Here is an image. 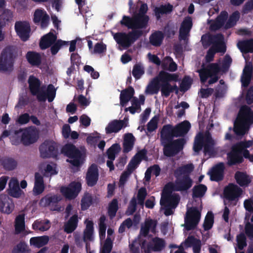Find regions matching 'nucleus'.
I'll return each instance as SVG.
<instances>
[{"label": "nucleus", "mask_w": 253, "mask_h": 253, "mask_svg": "<svg viewBox=\"0 0 253 253\" xmlns=\"http://www.w3.org/2000/svg\"><path fill=\"white\" fill-rule=\"evenodd\" d=\"M28 83L31 93L36 96L39 101L44 102L47 99L48 101L51 102L55 97L56 89L53 84L48 85L46 91H43L41 87V81L34 75L29 77Z\"/></svg>", "instance_id": "nucleus-1"}, {"label": "nucleus", "mask_w": 253, "mask_h": 253, "mask_svg": "<svg viewBox=\"0 0 253 253\" xmlns=\"http://www.w3.org/2000/svg\"><path fill=\"white\" fill-rule=\"evenodd\" d=\"M214 145V141L209 132L205 134L199 132L195 138L193 149L197 155L204 147V154L211 156L213 153Z\"/></svg>", "instance_id": "nucleus-2"}, {"label": "nucleus", "mask_w": 253, "mask_h": 253, "mask_svg": "<svg viewBox=\"0 0 253 253\" xmlns=\"http://www.w3.org/2000/svg\"><path fill=\"white\" fill-rule=\"evenodd\" d=\"M149 20L148 15L135 14L132 17L124 15L120 24L132 30H142L147 28Z\"/></svg>", "instance_id": "nucleus-3"}, {"label": "nucleus", "mask_w": 253, "mask_h": 253, "mask_svg": "<svg viewBox=\"0 0 253 253\" xmlns=\"http://www.w3.org/2000/svg\"><path fill=\"white\" fill-rule=\"evenodd\" d=\"M143 34L142 30H132L128 33L118 32L114 35L117 43L125 49L129 47Z\"/></svg>", "instance_id": "nucleus-4"}, {"label": "nucleus", "mask_w": 253, "mask_h": 253, "mask_svg": "<svg viewBox=\"0 0 253 253\" xmlns=\"http://www.w3.org/2000/svg\"><path fill=\"white\" fill-rule=\"evenodd\" d=\"M249 145H246L241 142L234 144L231 148L230 151L227 154V165L229 166L238 165L244 162V150L248 148Z\"/></svg>", "instance_id": "nucleus-5"}, {"label": "nucleus", "mask_w": 253, "mask_h": 253, "mask_svg": "<svg viewBox=\"0 0 253 253\" xmlns=\"http://www.w3.org/2000/svg\"><path fill=\"white\" fill-rule=\"evenodd\" d=\"M221 71V68L217 63H211L206 67H203L198 70L201 82L204 84L210 77L208 83L209 84H214L217 82L219 77L217 76Z\"/></svg>", "instance_id": "nucleus-6"}, {"label": "nucleus", "mask_w": 253, "mask_h": 253, "mask_svg": "<svg viewBox=\"0 0 253 253\" xmlns=\"http://www.w3.org/2000/svg\"><path fill=\"white\" fill-rule=\"evenodd\" d=\"M180 199V196L178 194H170V192H166L163 190L160 204L164 207V214L166 216H169L173 213L172 210L176 208Z\"/></svg>", "instance_id": "nucleus-7"}, {"label": "nucleus", "mask_w": 253, "mask_h": 253, "mask_svg": "<svg viewBox=\"0 0 253 253\" xmlns=\"http://www.w3.org/2000/svg\"><path fill=\"white\" fill-rule=\"evenodd\" d=\"M193 181L188 174L183 175L180 177H177L174 183H169L164 187V191L170 192L172 191H186L192 186Z\"/></svg>", "instance_id": "nucleus-8"}, {"label": "nucleus", "mask_w": 253, "mask_h": 253, "mask_svg": "<svg viewBox=\"0 0 253 253\" xmlns=\"http://www.w3.org/2000/svg\"><path fill=\"white\" fill-rule=\"evenodd\" d=\"M185 143V139L180 138L161 143L164 155L167 157L175 156L183 150Z\"/></svg>", "instance_id": "nucleus-9"}, {"label": "nucleus", "mask_w": 253, "mask_h": 253, "mask_svg": "<svg viewBox=\"0 0 253 253\" xmlns=\"http://www.w3.org/2000/svg\"><path fill=\"white\" fill-rule=\"evenodd\" d=\"M15 56L11 47H7L0 55V72H11L13 70Z\"/></svg>", "instance_id": "nucleus-10"}, {"label": "nucleus", "mask_w": 253, "mask_h": 253, "mask_svg": "<svg viewBox=\"0 0 253 253\" xmlns=\"http://www.w3.org/2000/svg\"><path fill=\"white\" fill-rule=\"evenodd\" d=\"M22 132L21 142L25 146H29L37 142L39 138V132L34 127H28L25 129L20 128L14 131L17 135Z\"/></svg>", "instance_id": "nucleus-11"}, {"label": "nucleus", "mask_w": 253, "mask_h": 253, "mask_svg": "<svg viewBox=\"0 0 253 253\" xmlns=\"http://www.w3.org/2000/svg\"><path fill=\"white\" fill-rule=\"evenodd\" d=\"M39 151L43 159L56 158L58 155V146L53 140H45L39 146Z\"/></svg>", "instance_id": "nucleus-12"}, {"label": "nucleus", "mask_w": 253, "mask_h": 253, "mask_svg": "<svg viewBox=\"0 0 253 253\" xmlns=\"http://www.w3.org/2000/svg\"><path fill=\"white\" fill-rule=\"evenodd\" d=\"M201 218V212L197 207H192L188 211L185 217L184 227L187 231L196 228Z\"/></svg>", "instance_id": "nucleus-13"}, {"label": "nucleus", "mask_w": 253, "mask_h": 253, "mask_svg": "<svg viewBox=\"0 0 253 253\" xmlns=\"http://www.w3.org/2000/svg\"><path fill=\"white\" fill-rule=\"evenodd\" d=\"M165 73L168 76V80L165 81H161L162 84L160 86L162 95L165 97H168L170 94L175 91L176 93L178 92V87L176 84L171 85L169 82H177L178 80V76L176 74H170L165 71Z\"/></svg>", "instance_id": "nucleus-14"}, {"label": "nucleus", "mask_w": 253, "mask_h": 253, "mask_svg": "<svg viewBox=\"0 0 253 253\" xmlns=\"http://www.w3.org/2000/svg\"><path fill=\"white\" fill-rule=\"evenodd\" d=\"M168 76L165 73V71H160L158 75L154 78L147 85L145 93L150 95L157 94L160 90V82L168 80Z\"/></svg>", "instance_id": "nucleus-15"}, {"label": "nucleus", "mask_w": 253, "mask_h": 253, "mask_svg": "<svg viewBox=\"0 0 253 253\" xmlns=\"http://www.w3.org/2000/svg\"><path fill=\"white\" fill-rule=\"evenodd\" d=\"M61 200L60 196L47 194L41 199L40 204L44 207H49L52 211H60V207L58 203Z\"/></svg>", "instance_id": "nucleus-16"}, {"label": "nucleus", "mask_w": 253, "mask_h": 253, "mask_svg": "<svg viewBox=\"0 0 253 253\" xmlns=\"http://www.w3.org/2000/svg\"><path fill=\"white\" fill-rule=\"evenodd\" d=\"M82 189L81 183L72 182L68 186H63L60 189V192L67 199L71 200L75 198Z\"/></svg>", "instance_id": "nucleus-17"}, {"label": "nucleus", "mask_w": 253, "mask_h": 253, "mask_svg": "<svg viewBox=\"0 0 253 253\" xmlns=\"http://www.w3.org/2000/svg\"><path fill=\"white\" fill-rule=\"evenodd\" d=\"M14 28L17 35L22 41L26 42L28 40L31 31L29 22L26 21H16Z\"/></svg>", "instance_id": "nucleus-18"}, {"label": "nucleus", "mask_w": 253, "mask_h": 253, "mask_svg": "<svg viewBox=\"0 0 253 253\" xmlns=\"http://www.w3.org/2000/svg\"><path fill=\"white\" fill-rule=\"evenodd\" d=\"M33 22L36 25L40 24L41 28H46L49 23V16L43 9H37L34 13Z\"/></svg>", "instance_id": "nucleus-19"}, {"label": "nucleus", "mask_w": 253, "mask_h": 253, "mask_svg": "<svg viewBox=\"0 0 253 253\" xmlns=\"http://www.w3.org/2000/svg\"><path fill=\"white\" fill-rule=\"evenodd\" d=\"M237 119L245 124L251 126L253 124V111L247 106H242L239 111Z\"/></svg>", "instance_id": "nucleus-20"}, {"label": "nucleus", "mask_w": 253, "mask_h": 253, "mask_svg": "<svg viewBox=\"0 0 253 253\" xmlns=\"http://www.w3.org/2000/svg\"><path fill=\"white\" fill-rule=\"evenodd\" d=\"M242 189L236 184L230 183L224 190V197L229 200L234 201L242 193Z\"/></svg>", "instance_id": "nucleus-21"}, {"label": "nucleus", "mask_w": 253, "mask_h": 253, "mask_svg": "<svg viewBox=\"0 0 253 253\" xmlns=\"http://www.w3.org/2000/svg\"><path fill=\"white\" fill-rule=\"evenodd\" d=\"M98 169L96 164H92L88 168L86 175V183L88 186L96 185L98 179Z\"/></svg>", "instance_id": "nucleus-22"}, {"label": "nucleus", "mask_w": 253, "mask_h": 253, "mask_svg": "<svg viewBox=\"0 0 253 253\" xmlns=\"http://www.w3.org/2000/svg\"><path fill=\"white\" fill-rule=\"evenodd\" d=\"M173 126L170 124L163 126L160 132L161 143L174 140L176 137Z\"/></svg>", "instance_id": "nucleus-23"}, {"label": "nucleus", "mask_w": 253, "mask_h": 253, "mask_svg": "<svg viewBox=\"0 0 253 253\" xmlns=\"http://www.w3.org/2000/svg\"><path fill=\"white\" fill-rule=\"evenodd\" d=\"M225 169L224 164L222 162L215 165L209 172L211 181H219L223 178V172Z\"/></svg>", "instance_id": "nucleus-24"}, {"label": "nucleus", "mask_w": 253, "mask_h": 253, "mask_svg": "<svg viewBox=\"0 0 253 253\" xmlns=\"http://www.w3.org/2000/svg\"><path fill=\"white\" fill-rule=\"evenodd\" d=\"M158 222L156 220L148 218L146 219L143 225H142L140 228V234L146 237L148 235L150 231L152 233L155 234L156 231V227Z\"/></svg>", "instance_id": "nucleus-25"}, {"label": "nucleus", "mask_w": 253, "mask_h": 253, "mask_svg": "<svg viewBox=\"0 0 253 253\" xmlns=\"http://www.w3.org/2000/svg\"><path fill=\"white\" fill-rule=\"evenodd\" d=\"M193 26L192 18L187 16L186 17L182 22L179 28V38L181 40H185L188 36Z\"/></svg>", "instance_id": "nucleus-26"}, {"label": "nucleus", "mask_w": 253, "mask_h": 253, "mask_svg": "<svg viewBox=\"0 0 253 253\" xmlns=\"http://www.w3.org/2000/svg\"><path fill=\"white\" fill-rule=\"evenodd\" d=\"M126 126L127 124H125L124 120H114L111 121L106 126L105 131L106 134L117 133Z\"/></svg>", "instance_id": "nucleus-27"}, {"label": "nucleus", "mask_w": 253, "mask_h": 253, "mask_svg": "<svg viewBox=\"0 0 253 253\" xmlns=\"http://www.w3.org/2000/svg\"><path fill=\"white\" fill-rule=\"evenodd\" d=\"M236 183L241 187H247L252 182V177L246 172L237 171L234 175Z\"/></svg>", "instance_id": "nucleus-28"}, {"label": "nucleus", "mask_w": 253, "mask_h": 253, "mask_svg": "<svg viewBox=\"0 0 253 253\" xmlns=\"http://www.w3.org/2000/svg\"><path fill=\"white\" fill-rule=\"evenodd\" d=\"M56 35L51 32H49L41 38L39 43L40 48L42 50L48 48L56 41Z\"/></svg>", "instance_id": "nucleus-29"}, {"label": "nucleus", "mask_w": 253, "mask_h": 253, "mask_svg": "<svg viewBox=\"0 0 253 253\" xmlns=\"http://www.w3.org/2000/svg\"><path fill=\"white\" fill-rule=\"evenodd\" d=\"M135 91L133 87L129 86L121 91L120 95V105L122 107L126 106V104L133 97Z\"/></svg>", "instance_id": "nucleus-30"}, {"label": "nucleus", "mask_w": 253, "mask_h": 253, "mask_svg": "<svg viewBox=\"0 0 253 253\" xmlns=\"http://www.w3.org/2000/svg\"><path fill=\"white\" fill-rule=\"evenodd\" d=\"M70 161H68L74 167H80L84 161L85 154L81 151L78 148L74 151L69 157Z\"/></svg>", "instance_id": "nucleus-31"}, {"label": "nucleus", "mask_w": 253, "mask_h": 253, "mask_svg": "<svg viewBox=\"0 0 253 253\" xmlns=\"http://www.w3.org/2000/svg\"><path fill=\"white\" fill-rule=\"evenodd\" d=\"M9 189L8 194L11 197L15 198H19L23 192L20 189L19 182L15 178H12L9 182Z\"/></svg>", "instance_id": "nucleus-32"}, {"label": "nucleus", "mask_w": 253, "mask_h": 253, "mask_svg": "<svg viewBox=\"0 0 253 253\" xmlns=\"http://www.w3.org/2000/svg\"><path fill=\"white\" fill-rule=\"evenodd\" d=\"M228 13L226 11H222L215 18L214 21L211 25V29L213 31H216L223 26H224L225 23L228 18Z\"/></svg>", "instance_id": "nucleus-33"}, {"label": "nucleus", "mask_w": 253, "mask_h": 253, "mask_svg": "<svg viewBox=\"0 0 253 253\" xmlns=\"http://www.w3.org/2000/svg\"><path fill=\"white\" fill-rule=\"evenodd\" d=\"M176 137L184 136L189 130L191 124L188 121H184L173 126Z\"/></svg>", "instance_id": "nucleus-34"}, {"label": "nucleus", "mask_w": 253, "mask_h": 253, "mask_svg": "<svg viewBox=\"0 0 253 253\" xmlns=\"http://www.w3.org/2000/svg\"><path fill=\"white\" fill-rule=\"evenodd\" d=\"M45 186L43 177L39 173L35 174V180L33 188V194L35 196L41 194L44 190Z\"/></svg>", "instance_id": "nucleus-35"}, {"label": "nucleus", "mask_w": 253, "mask_h": 253, "mask_svg": "<svg viewBox=\"0 0 253 253\" xmlns=\"http://www.w3.org/2000/svg\"><path fill=\"white\" fill-rule=\"evenodd\" d=\"M185 245L187 247H193L194 253H199L201 248L200 240L193 236H189L185 241Z\"/></svg>", "instance_id": "nucleus-36"}, {"label": "nucleus", "mask_w": 253, "mask_h": 253, "mask_svg": "<svg viewBox=\"0 0 253 253\" xmlns=\"http://www.w3.org/2000/svg\"><path fill=\"white\" fill-rule=\"evenodd\" d=\"M0 165L6 170L10 171L16 169L17 162L13 158L4 157L0 160Z\"/></svg>", "instance_id": "nucleus-37"}, {"label": "nucleus", "mask_w": 253, "mask_h": 253, "mask_svg": "<svg viewBox=\"0 0 253 253\" xmlns=\"http://www.w3.org/2000/svg\"><path fill=\"white\" fill-rule=\"evenodd\" d=\"M135 137L132 133H127L125 134L123 144L124 153H128L132 149Z\"/></svg>", "instance_id": "nucleus-38"}, {"label": "nucleus", "mask_w": 253, "mask_h": 253, "mask_svg": "<svg viewBox=\"0 0 253 253\" xmlns=\"http://www.w3.org/2000/svg\"><path fill=\"white\" fill-rule=\"evenodd\" d=\"M78 221L79 220L78 214H74L65 224L64 231L68 234L72 233L77 228Z\"/></svg>", "instance_id": "nucleus-39"}, {"label": "nucleus", "mask_w": 253, "mask_h": 253, "mask_svg": "<svg viewBox=\"0 0 253 253\" xmlns=\"http://www.w3.org/2000/svg\"><path fill=\"white\" fill-rule=\"evenodd\" d=\"M237 46L242 53H253V39L239 41L237 43Z\"/></svg>", "instance_id": "nucleus-40"}, {"label": "nucleus", "mask_w": 253, "mask_h": 253, "mask_svg": "<svg viewBox=\"0 0 253 253\" xmlns=\"http://www.w3.org/2000/svg\"><path fill=\"white\" fill-rule=\"evenodd\" d=\"M26 58L32 66H38L41 64V56L40 53L35 51H28L26 53Z\"/></svg>", "instance_id": "nucleus-41"}, {"label": "nucleus", "mask_w": 253, "mask_h": 253, "mask_svg": "<svg viewBox=\"0 0 253 253\" xmlns=\"http://www.w3.org/2000/svg\"><path fill=\"white\" fill-rule=\"evenodd\" d=\"M173 6L169 3L165 5H161L154 8L155 15L157 20H159L161 15L170 13L172 11Z\"/></svg>", "instance_id": "nucleus-42"}, {"label": "nucleus", "mask_w": 253, "mask_h": 253, "mask_svg": "<svg viewBox=\"0 0 253 253\" xmlns=\"http://www.w3.org/2000/svg\"><path fill=\"white\" fill-rule=\"evenodd\" d=\"M250 126L236 119L234 124L233 130L237 135L243 136L245 134Z\"/></svg>", "instance_id": "nucleus-43"}, {"label": "nucleus", "mask_w": 253, "mask_h": 253, "mask_svg": "<svg viewBox=\"0 0 253 253\" xmlns=\"http://www.w3.org/2000/svg\"><path fill=\"white\" fill-rule=\"evenodd\" d=\"M164 38V36L162 32L156 31L150 36V42L153 46H159L161 45Z\"/></svg>", "instance_id": "nucleus-44"}, {"label": "nucleus", "mask_w": 253, "mask_h": 253, "mask_svg": "<svg viewBox=\"0 0 253 253\" xmlns=\"http://www.w3.org/2000/svg\"><path fill=\"white\" fill-rule=\"evenodd\" d=\"M49 241V237L47 236L32 237L30 239V244L37 248H41L46 245Z\"/></svg>", "instance_id": "nucleus-45"}, {"label": "nucleus", "mask_w": 253, "mask_h": 253, "mask_svg": "<svg viewBox=\"0 0 253 253\" xmlns=\"http://www.w3.org/2000/svg\"><path fill=\"white\" fill-rule=\"evenodd\" d=\"M25 214L18 215L15 220V230L17 234L20 233L25 230Z\"/></svg>", "instance_id": "nucleus-46"}, {"label": "nucleus", "mask_w": 253, "mask_h": 253, "mask_svg": "<svg viewBox=\"0 0 253 253\" xmlns=\"http://www.w3.org/2000/svg\"><path fill=\"white\" fill-rule=\"evenodd\" d=\"M207 190V187L205 185L200 184L195 185L192 189V197L201 198L204 196Z\"/></svg>", "instance_id": "nucleus-47"}, {"label": "nucleus", "mask_w": 253, "mask_h": 253, "mask_svg": "<svg viewBox=\"0 0 253 253\" xmlns=\"http://www.w3.org/2000/svg\"><path fill=\"white\" fill-rule=\"evenodd\" d=\"M69 42L62 41L59 39L51 45L50 47V51L52 55H56L59 50L63 46H67L69 45Z\"/></svg>", "instance_id": "nucleus-48"}, {"label": "nucleus", "mask_w": 253, "mask_h": 253, "mask_svg": "<svg viewBox=\"0 0 253 253\" xmlns=\"http://www.w3.org/2000/svg\"><path fill=\"white\" fill-rule=\"evenodd\" d=\"M240 18V13L238 11L234 12L229 17L226 22L224 28L226 30L233 27L238 21Z\"/></svg>", "instance_id": "nucleus-49"}, {"label": "nucleus", "mask_w": 253, "mask_h": 253, "mask_svg": "<svg viewBox=\"0 0 253 253\" xmlns=\"http://www.w3.org/2000/svg\"><path fill=\"white\" fill-rule=\"evenodd\" d=\"M121 148L119 144H113L106 151L108 159L115 160L116 155L121 151Z\"/></svg>", "instance_id": "nucleus-50"}, {"label": "nucleus", "mask_w": 253, "mask_h": 253, "mask_svg": "<svg viewBox=\"0 0 253 253\" xmlns=\"http://www.w3.org/2000/svg\"><path fill=\"white\" fill-rule=\"evenodd\" d=\"M93 223L92 221H88L84 231V241H91L93 239Z\"/></svg>", "instance_id": "nucleus-51"}, {"label": "nucleus", "mask_w": 253, "mask_h": 253, "mask_svg": "<svg viewBox=\"0 0 253 253\" xmlns=\"http://www.w3.org/2000/svg\"><path fill=\"white\" fill-rule=\"evenodd\" d=\"M93 198L91 194L86 193L81 200V209L82 211L86 210L92 204Z\"/></svg>", "instance_id": "nucleus-52"}, {"label": "nucleus", "mask_w": 253, "mask_h": 253, "mask_svg": "<svg viewBox=\"0 0 253 253\" xmlns=\"http://www.w3.org/2000/svg\"><path fill=\"white\" fill-rule=\"evenodd\" d=\"M214 223V215L211 211H208L204 220L203 227L205 231L210 230Z\"/></svg>", "instance_id": "nucleus-53"}, {"label": "nucleus", "mask_w": 253, "mask_h": 253, "mask_svg": "<svg viewBox=\"0 0 253 253\" xmlns=\"http://www.w3.org/2000/svg\"><path fill=\"white\" fill-rule=\"evenodd\" d=\"M118 208V202L117 199H113L109 203L108 209V214L111 219H112L116 216Z\"/></svg>", "instance_id": "nucleus-54"}, {"label": "nucleus", "mask_w": 253, "mask_h": 253, "mask_svg": "<svg viewBox=\"0 0 253 253\" xmlns=\"http://www.w3.org/2000/svg\"><path fill=\"white\" fill-rule=\"evenodd\" d=\"M49 221L47 220L44 224L42 221L36 220L33 224L32 227L35 230H39L41 231H47L50 227Z\"/></svg>", "instance_id": "nucleus-55"}, {"label": "nucleus", "mask_w": 253, "mask_h": 253, "mask_svg": "<svg viewBox=\"0 0 253 253\" xmlns=\"http://www.w3.org/2000/svg\"><path fill=\"white\" fill-rule=\"evenodd\" d=\"M27 245L24 242H20L12 249L11 253H29Z\"/></svg>", "instance_id": "nucleus-56"}, {"label": "nucleus", "mask_w": 253, "mask_h": 253, "mask_svg": "<svg viewBox=\"0 0 253 253\" xmlns=\"http://www.w3.org/2000/svg\"><path fill=\"white\" fill-rule=\"evenodd\" d=\"M0 19L4 24L11 22L13 20V12L9 9H4L0 16Z\"/></svg>", "instance_id": "nucleus-57"}, {"label": "nucleus", "mask_w": 253, "mask_h": 253, "mask_svg": "<svg viewBox=\"0 0 253 253\" xmlns=\"http://www.w3.org/2000/svg\"><path fill=\"white\" fill-rule=\"evenodd\" d=\"M154 246L152 249L154 251L159 252L163 249L165 246V241L159 237H155L152 240Z\"/></svg>", "instance_id": "nucleus-58"}, {"label": "nucleus", "mask_w": 253, "mask_h": 253, "mask_svg": "<svg viewBox=\"0 0 253 253\" xmlns=\"http://www.w3.org/2000/svg\"><path fill=\"white\" fill-rule=\"evenodd\" d=\"M144 74V69L140 64H136L133 66L132 74L136 80L139 79Z\"/></svg>", "instance_id": "nucleus-59"}, {"label": "nucleus", "mask_w": 253, "mask_h": 253, "mask_svg": "<svg viewBox=\"0 0 253 253\" xmlns=\"http://www.w3.org/2000/svg\"><path fill=\"white\" fill-rule=\"evenodd\" d=\"M0 211L9 214L12 212L13 209V205L8 202L0 200Z\"/></svg>", "instance_id": "nucleus-60"}, {"label": "nucleus", "mask_w": 253, "mask_h": 253, "mask_svg": "<svg viewBox=\"0 0 253 253\" xmlns=\"http://www.w3.org/2000/svg\"><path fill=\"white\" fill-rule=\"evenodd\" d=\"M78 149L73 144L67 143L64 145L61 149V153L68 157L71 154Z\"/></svg>", "instance_id": "nucleus-61"}, {"label": "nucleus", "mask_w": 253, "mask_h": 253, "mask_svg": "<svg viewBox=\"0 0 253 253\" xmlns=\"http://www.w3.org/2000/svg\"><path fill=\"white\" fill-rule=\"evenodd\" d=\"M107 51V45L103 42L96 43L94 46L92 53L102 54L105 53Z\"/></svg>", "instance_id": "nucleus-62"}, {"label": "nucleus", "mask_w": 253, "mask_h": 253, "mask_svg": "<svg viewBox=\"0 0 253 253\" xmlns=\"http://www.w3.org/2000/svg\"><path fill=\"white\" fill-rule=\"evenodd\" d=\"M113 248V242L111 238L107 237L100 253H110Z\"/></svg>", "instance_id": "nucleus-63"}, {"label": "nucleus", "mask_w": 253, "mask_h": 253, "mask_svg": "<svg viewBox=\"0 0 253 253\" xmlns=\"http://www.w3.org/2000/svg\"><path fill=\"white\" fill-rule=\"evenodd\" d=\"M192 80L189 76H185L180 84L181 90L187 91L191 86Z\"/></svg>", "instance_id": "nucleus-64"}]
</instances>
